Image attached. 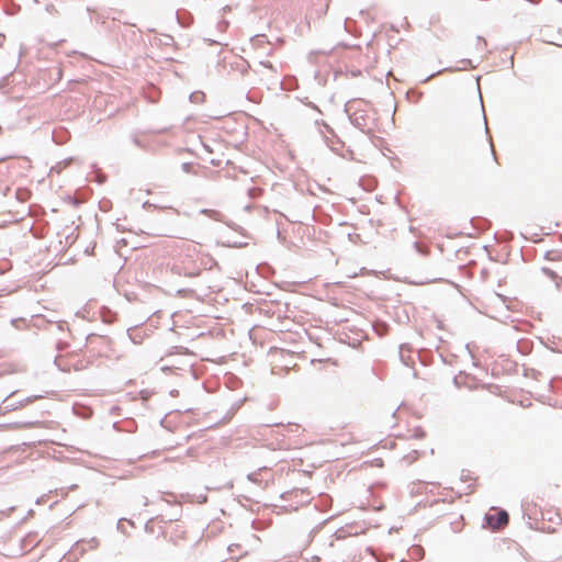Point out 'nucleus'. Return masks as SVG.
Instances as JSON below:
<instances>
[{"instance_id":"nucleus-1","label":"nucleus","mask_w":562,"mask_h":562,"mask_svg":"<svg viewBox=\"0 0 562 562\" xmlns=\"http://www.w3.org/2000/svg\"><path fill=\"white\" fill-rule=\"evenodd\" d=\"M508 514L505 510H497L495 514H488L486 519L494 529H502L508 524Z\"/></svg>"}]
</instances>
